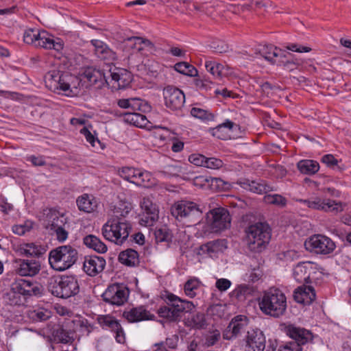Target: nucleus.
<instances>
[{"mask_svg":"<svg viewBox=\"0 0 351 351\" xmlns=\"http://www.w3.org/2000/svg\"><path fill=\"white\" fill-rule=\"evenodd\" d=\"M61 43L62 49L55 50L60 61L59 68L49 71L44 76V81L46 86L55 93L73 97L80 94L83 84L79 77L61 69H70L73 66L74 58V52L64 47L62 39Z\"/></svg>","mask_w":351,"mask_h":351,"instance_id":"nucleus-1","label":"nucleus"},{"mask_svg":"<svg viewBox=\"0 0 351 351\" xmlns=\"http://www.w3.org/2000/svg\"><path fill=\"white\" fill-rule=\"evenodd\" d=\"M258 304L264 314L278 318L286 312L287 298L281 290L272 288L264 292Z\"/></svg>","mask_w":351,"mask_h":351,"instance_id":"nucleus-2","label":"nucleus"},{"mask_svg":"<svg viewBox=\"0 0 351 351\" xmlns=\"http://www.w3.org/2000/svg\"><path fill=\"white\" fill-rule=\"evenodd\" d=\"M246 243L248 249L260 253L265 250L271 237V230L265 222H257L249 226L245 230Z\"/></svg>","mask_w":351,"mask_h":351,"instance_id":"nucleus-3","label":"nucleus"},{"mask_svg":"<svg viewBox=\"0 0 351 351\" xmlns=\"http://www.w3.org/2000/svg\"><path fill=\"white\" fill-rule=\"evenodd\" d=\"M49 263L52 269L58 271L71 267L77 261V250L70 245L58 246L49 252Z\"/></svg>","mask_w":351,"mask_h":351,"instance_id":"nucleus-4","label":"nucleus"},{"mask_svg":"<svg viewBox=\"0 0 351 351\" xmlns=\"http://www.w3.org/2000/svg\"><path fill=\"white\" fill-rule=\"evenodd\" d=\"M131 226L119 218L108 220L103 226L101 232L104 237L117 245H122L128 238Z\"/></svg>","mask_w":351,"mask_h":351,"instance_id":"nucleus-5","label":"nucleus"},{"mask_svg":"<svg viewBox=\"0 0 351 351\" xmlns=\"http://www.w3.org/2000/svg\"><path fill=\"white\" fill-rule=\"evenodd\" d=\"M23 40L28 45L45 49H62L61 38H55L45 31L40 32L36 29H27L23 34Z\"/></svg>","mask_w":351,"mask_h":351,"instance_id":"nucleus-6","label":"nucleus"},{"mask_svg":"<svg viewBox=\"0 0 351 351\" xmlns=\"http://www.w3.org/2000/svg\"><path fill=\"white\" fill-rule=\"evenodd\" d=\"M171 213L179 221L187 219L189 222L195 224L200 221L203 209L193 202L180 200L171 206Z\"/></svg>","mask_w":351,"mask_h":351,"instance_id":"nucleus-7","label":"nucleus"},{"mask_svg":"<svg viewBox=\"0 0 351 351\" xmlns=\"http://www.w3.org/2000/svg\"><path fill=\"white\" fill-rule=\"evenodd\" d=\"M49 289L58 298H69L79 293L77 280L73 276H62L58 280L50 283Z\"/></svg>","mask_w":351,"mask_h":351,"instance_id":"nucleus-8","label":"nucleus"},{"mask_svg":"<svg viewBox=\"0 0 351 351\" xmlns=\"http://www.w3.org/2000/svg\"><path fill=\"white\" fill-rule=\"evenodd\" d=\"M307 250L316 254L329 255L336 249L335 243L324 234H314L304 243Z\"/></svg>","mask_w":351,"mask_h":351,"instance_id":"nucleus-9","label":"nucleus"},{"mask_svg":"<svg viewBox=\"0 0 351 351\" xmlns=\"http://www.w3.org/2000/svg\"><path fill=\"white\" fill-rule=\"evenodd\" d=\"M210 229L214 232H221L230 227L231 217L228 210L219 207L209 211L207 214Z\"/></svg>","mask_w":351,"mask_h":351,"instance_id":"nucleus-10","label":"nucleus"},{"mask_svg":"<svg viewBox=\"0 0 351 351\" xmlns=\"http://www.w3.org/2000/svg\"><path fill=\"white\" fill-rule=\"evenodd\" d=\"M129 294L130 291L126 286L115 283L109 285L101 296L104 302L119 306L127 302Z\"/></svg>","mask_w":351,"mask_h":351,"instance_id":"nucleus-11","label":"nucleus"},{"mask_svg":"<svg viewBox=\"0 0 351 351\" xmlns=\"http://www.w3.org/2000/svg\"><path fill=\"white\" fill-rule=\"evenodd\" d=\"M165 104L173 111L180 110L185 102V95L179 88L167 86L163 90Z\"/></svg>","mask_w":351,"mask_h":351,"instance_id":"nucleus-12","label":"nucleus"},{"mask_svg":"<svg viewBox=\"0 0 351 351\" xmlns=\"http://www.w3.org/2000/svg\"><path fill=\"white\" fill-rule=\"evenodd\" d=\"M249 319L245 315H237L232 319L223 333L225 339L231 340L239 337L243 332L247 330Z\"/></svg>","mask_w":351,"mask_h":351,"instance_id":"nucleus-13","label":"nucleus"},{"mask_svg":"<svg viewBox=\"0 0 351 351\" xmlns=\"http://www.w3.org/2000/svg\"><path fill=\"white\" fill-rule=\"evenodd\" d=\"M245 341V351H264L265 348V335L258 328L247 330Z\"/></svg>","mask_w":351,"mask_h":351,"instance_id":"nucleus-14","label":"nucleus"},{"mask_svg":"<svg viewBox=\"0 0 351 351\" xmlns=\"http://www.w3.org/2000/svg\"><path fill=\"white\" fill-rule=\"evenodd\" d=\"M14 268L15 273L20 276L33 277L39 273L41 265L36 260L16 258L14 261Z\"/></svg>","mask_w":351,"mask_h":351,"instance_id":"nucleus-15","label":"nucleus"},{"mask_svg":"<svg viewBox=\"0 0 351 351\" xmlns=\"http://www.w3.org/2000/svg\"><path fill=\"white\" fill-rule=\"evenodd\" d=\"M163 298L167 304L171 306L178 319L182 313L191 311L195 307L192 302L182 300L171 293L167 292Z\"/></svg>","mask_w":351,"mask_h":351,"instance_id":"nucleus-16","label":"nucleus"},{"mask_svg":"<svg viewBox=\"0 0 351 351\" xmlns=\"http://www.w3.org/2000/svg\"><path fill=\"white\" fill-rule=\"evenodd\" d=\"M12 284L14 289L19 291L25 299L32 295L37 296L42 294V286L36 281L18 278Z\"/></svg>","mask_w":351,"mask_h":351,"instance_id":"nucleus-17","label":"nucleus"},{"mask_svg":"<svg viewBox=\"0 0 351 351\" xmlns=\"http://www.w3.org/2000/svg\"><path fill=\"white\" fill-rule=\"evenodd\" d=\"M141 206L143 213L139 220L140 224L146 227L153 226L158 219V210L156 205L149 199L144 198Z\"/></svg>","mask_w":351,"mask_h":351,"instance_id":"nucleus-18","label":"nucleus"},{"mask_svg":"<svg viewBox=\"0 0 351 351\" xmlns=\"http://www.w3.org/2000/svg\"><path fill=\"white\" fill-rule=\"evenodd\" d=\"M119 173L124 180L136 185L144 184L146 180H149V177L148 172L130 167L121 168Z\"/></svg>","mask_w":351,"mask_h":351,"instance_id":"nucleus-19","label":"nucleus"},{"mask_svg":"<svg viewBox=\"0 0 351 351\" xmlns=\"http://www.w3.org/2000/svg\"><path fill=\"white\" fill-rule=\"evenodd\" d=\"M110 77V82L114 88H124L127 87L132 82L131 73L122 68H110L108 71Z\"/></svg>","mask_w":351,"mask_h":351,"instance_id":"nucleus-20","label":"nucleus"},{"mask_svg":"<svg viewBox=\"0 0 351 351\" xmlns=\"http://www.w3.org/2000/svg\"><path fill=\"white\" fill-rule=\"evenodd\" d=\"M106 260L99 256H85L83 269L90 276H95L105 268Z\"/></svg>","mask_w":351,"mask_h":351,"instance_id":"nucleus-21","label":"nucleus"},{"mask_svg":"<svg viewBox=\"0 0 351 351\" xmlns=\"http://www.w3.org/2000/svg\"><path fill=\"white\" fill-rule=\"evenodd\" d=\"M287 334L297 342L300 347L313 340V336L310 330L304 328L297 327L294 325H289L286 327Z\"/></svg>","mask_w":351,"mask_h":351,"instance_id":"nucleus-22","label":"nucleus"},{"mask_svg":"<svg viewBox=\"0 0 351 351\" xmlns=\"http://www.w3.org/2000/svg\"><path fill=\"white\" fill-rule=\"evenodd\" d=\"M123 316L131 323L149 320L154 317V315L143 306L133 307L129 310L125 311L123 313Z\"/></svg>","mask_w":351,"mask_h":351,"instance_id":"nucleus-23","label":"nucleus"},{"mask_svg":"<svg viewBox=\"0 0 351 351\" xmlns=\"http://www.w3.org/2000/svg\"><path fill=\"white\" fill-rule=\"evenodd\" d=\"M16 252L20 256L39 258L45 254V246L35 243H26L17 247Z\"/></svg>","mask_w":351,"mask_h":351,"instance_id":"nucleus-24","label":"nucleus"},{"mask_svg":"<svg viewBox=\"0 0 351 351\" xmlns=\"http://www.w3.org/2000/svg\"><path fill=\"white\" fill-rule=\"evenodd\" d=\"M315 291L311 286L299 287L293 292L294 300L304 305L311 304L315 300Z\"/></svg>","mask_w":351,"mask_h":351,"instance_id":"nucleus-25","label":"nucleus"},{"mask_svg":"<svg viewBox=\"0 0 351 351\" xmlns=\"http://www.w3.org/2000/svg\"><path fill=\"white\" fill-rule=\"evenodd\" d=\"M45 215L47 221L45 226L51 230L62 228V226H69L66 217L56 210L49 209Z\"/></svg>","mask_w":351,"mask_h":351,"instance_id":"nucleus-26","label":"nucleus"},{"mask_svg":"<svg viewBox=\"0 0 351 351\" xmlns=\"http://www.w3.org/2000/svg\"><path fill=\"white\" fill-rule=\"evenodd\" d=\"M238 183L243 189L258 194L267 193L273 191V188L264 180L257 182L245 179L240 180Z\"/></svg>","mask_w":351,"mask_h":351,"instance_id":"nucleus-27","label":"nucleus"},{"mask_svg":"<svg viewBox=\"0 0 351 351\" xmlns=\"http://www.w3.org/2000/svg\"><path fill=\"white\" fill-rule=\"evenodd\" d=\"M90 43L94 46L95 53L99 58L108 61L109 63L117 59L115 52L110 49L104 42L99 40H92Z\"/></svg>","mask_w":351,"mask_h":351,"instance_id":"nucleus-28","label":"nucleus"},{"mask_svg":"<svg viewBox=\"0 0 351 351\" xmlns=\"http://www.w3.org/2000/svg\"><path fill=\"white\" fill-rule=\"evenodd\" d=\"M226 239H217L209 241L201 246V250L213 257L219 253H223L228 247Z\"/></svg>","mask_w":351,"mask_h":351,"instance_id":"nucleus-29","label":"nucleus"},{"mask_svg":"<svg viewBox=\"0 0 351 351\" xmlns=\"http://www.w3.org/2000/svg\"><path fill=\"white\" fill-rule=\"evenodd\" d=\"M76 203L79 210L85 213H92L97 206L95 198L88 194H83L78 197Z\"/></svg>","mask_w":351,"mask_h":351,"instance_id":"nucleus-30","label":"nucleus"},{"mask_svg":"<svg viewBox=\"0 0 351 351\" xmlns=\"http://www.w3.org/2000/svg\"><path fill=\"white\" fill-rule=\"evenodd\" d=\"M310 263L306 262L299 263L293 269V276L299 283H308L310 280Z\"/></svg>","mask_w":351,"mask_h":351,"instance_id":"nucleus-31","label":"nucleus"},{"mask_svg":"<svg viewBox=\"0 0 351 351\" xmlns=\"http://www.w3.org/2000/svg\"><path fill=\"white\" fill-rule=\"evenodd\" d=\"M119 261L127 266L134 267L139 263L138 254L133 249H127L119 254Z\"/></svg>","mask_w":351,"mask_h":351,"instance_id":"nucleus-32","label":"nucleus"},{"mask_svg":"<svg viewBox=\"0 0 351 351\" xmlns=\"http://www.w3.org/2000/svg\"><path fill=\"white\" fill-rule=\"evenodd\" d=\"M83 243L88 248L93 249L98 253H105L108 247L97 237L89 234L84 237Z\"/></svg>","mask_w":351,"mask_h":351,"instance_id":"nucleus-33","label":"nucleus"},{"mask_svg":"<svg viewBox=\"0 0 351 351\" xmlns=\"http://www.w3.org/2000/svg\"><path fill=\"white\" fill-rule=\"evenodd\" d=\"M123 115L125 122L138 128H145L149 123L145 115L136 112L128 111Z\"/></svg>","mask_w":351,"mask_h":351,"instance_id":"nucleus-34","label":"nucleus"},{"mask_svg":"<svg viewBox=\"0 0 351 351\" xmlns=\"http://www.w3.org/2000/svg\"><path fill=\"white\" fill-rule=\"evenodd\" d=\"M236 128H238L237 124L226 119L225 122L212 129V134L219 139H226L228 136L226 131H232Z\"/></svg>","mask_w":351,"mask_h":351,"instance_id":"nucleus-35","label":"nucleus"},{"mask_svg":"<svg viewBox=\"0 0 351 351\" xmlns=\"http://www.w3.org/2000/svg\"><path fill=\"white\" fill-rule=\"evenodd\" d=\"M299 171L304 174L313 175L319 169V163L313 160H302L297 164Z\"/></svg>","mask_w":351,"mask_h":351,"instance_id":"nucleus-36","label":"nucleus"},{"mask_svg":"<svg viewBox=\"0 0 351 351\" xmlns=\"http://www.w3.org/2000/svg\"><path fill=\"white\" fill-rule=\"evenodd\" d=\"M4 299L5 302L11 306H20L23 304L26 301L24 296H23L19 291H16L15 289H14V285L12 283L10 291L6 293Z\"/></svg>","mask_w":351,"mask_h":351,"instance_id":"nucleus-37","label":"nucleus"},{"mask_svg":"<svg viewBox=\"0 0 351 351\" xmlns=\"http://www.w3.org/2000/svg\"><path fill=\"white\" fill-rule=\"evenodd\" d=\"M345 204L331 199H324L322 212L338 214L343 210Z\"/></svg>","mask_w":351,"mask_h":351,"instance_id":"nucleus-38","label":"nucleus"},{"mask_svg":"<svg viewBox=\"0 0 351 351\" xmlns=\"http://www.w3.org/2000/svg\"><path fill=\"white\" fill-rule=\"evenodd\" d=\"M280 49L274 45L263 46L258 51L259 54L271 64L274 63V60L278 56Z\"/></svg>","mask_w":351,"mask_h":351,"instance_id":"nucleus-39","label":"nucleus"},{"mask_svg":"<svg viewBox=\"0 0 351 351\" xmlns=\"http://www.w3.org/2000/svg\"><path fill=\"white\" fill-rule=\"evenodd\" d=\"M174 69L180 73L194 77L197 75V70L191 64L186 62H178L174 65Z\"/></svg>","mask_w":351,"mask_h":351,"instance_id":"nucleus-40","label":"nucleus"},{"mask_svg":"<svg viewBox=\"0 0 351 351\" xmlns=\"http://www.w3.org/2000/svg\"><path fill=\"white\" fill-rule=\"evenodd\" d=\"M52 335L55 341L58 343H67L71 339L70 333L61 326H58L53 328Z\"/></svg>","mask_w":351,"mask_h":351,"instance_id":"nucleus-41","label":"nucleus"},{"mask_svg":"<svg viewBox=\"0 0 351 351\" xmlns=\"http://www.w3.org/2000/svg\"><path fill=\"white\" fill-rule=\"evenodd\" d=\"M98 323L103 328L112 331L119 327L120 323L114 317L110 315H102L97 318Z\"/></svg>","mask_w":351,"mask_h":351,"instance_id":"nucleus-42","label":"nucleus"},{"mask_svg":"<svg viewBox=\"0 0 351 351\" xmlns=\"http://www.w3.org/2000/svg\"><path fill=\"white\" fill-rule=\"evenodd\" d=\"M298 201L310 209L322 211L324 199L320 197L315 196L306 199H300Z\"/></svg>","mask_w":351,"mask_h":351,"instance_id":"nucleus-43","label":"nucleus"},{"mask_svg":"<svg viewBox=\"0 0 351 351\" xmlns=\"http://www.w3.org/2000/svg\"><path fill=\"white\" fill-rule=\"evenodd\" d=\"M200 282L197 278H191L188 280L184 284V293L191 298L195 297L196 291L199 289Z\"/></svg>","mask_w":351,"mask_h":351,"instance_id":"nucleus-44","label":"nucleus"},{"mask_svg":"<svg viewBox=\"0 0 351 351\" xmlns=\"http://www.w3.org/2000/svg\"><path fill=\"white\" fill-rule=\"evenodd\" d=\"M50 317L51 311L44 308H38L29 313V317L35 322L46 321Z\"/></svg>","mask_w":351,"mask_h":351,"instance_id":"nucleus-45","label":"nucleus"},{"mask_svg":"<svg viewBox=\"0 0 351 351\" xmlns=\"http://www.w3.org/2000/svg\"><path fill=\"white\" fill-rule=\"evenodd\" d=\"M195 181L206 182L210 183V185L213 189L221 190L225 188V185L227 184L222 179L219 178H205L203 176L196 178Z\"/></svg>","mask_w":351,"mask_h":351,"instance_id":"nucleus-46","label":"nucleus"},{"mask_svg":"<svg viewBox=\"0 0 351 351\" xmlns=\"http://www.w3.org/2000/svg\"><path fill=\"white\" fill-rule=\"evenodd\" d=\"M263 201L266 204H273L283 207L287 204V199L279 194H268L263 197Z\"/></svg>","mask_w":351,"mask_h":351,"instance_id":"nucleus-47","label":"nucleus"},{"mask_svg":"<svg viewBox=\"0 0 351 351\" xmlns=\"http://www.w3.org/2000/svg\"><path fill=\"white\" fill-rule=\"evenodd\" d=\"M251 292L252 288L249 285H240L231 292L230 295L237 300H243L250 295Z\"/></svg>","mask_w":351,"mask_h":351,"instance_id":"nucleus-48","label":"nucleus"},{"mask_svg":"<svg viewBox=\"0 0 351 351\" xmlns=\"http://www.w3.org/2000/svg\"><path fill=\"white\" fill-rule=\"evenodd\" d=\"M191 114L202 121H213L214 115L208 111L200 108L193 107L191 110Z\"/></svg>","mask_w":351,"mask_h":351,"instance_id":"nucleus-49","label":"nucleus"},{"mask_svg":"<svg viewBox=\"0 0 351 351\" xmlns=\"http://www.w3.org/2000/svg\"><path fill=\"white\" fill-rule=\"evenodd\" d=\"M206 70L210 73L213 76L221 77L223 66L221 64L217 63L215 61L208 60L205 63Z\"/></svg>","mask_w":351,"mask_h":351,"instance_id":"nucleus-50","label":"nucleus"},{"mask_svg":"<svg viewBox=\"0 0 351 351\" xmlns=\"http://www.w3.org/2000/svg\"><path fill=\"white\" fill-rule=\"evenodd\" d=\"M159 173L168 177H177L182 173V167L178 165H168L165 166Z\"/></svg>","mask_w":351,"mask_h":351,"instance_id":"nucleus-51","label":"nucleus"},{"mask_svg":"<svg viewBox=\"0 0 351 351\" xmlns=\"http://www.w3.org/2000/svg\"><path fill=\"white\" fill-rule=\"evenodd\" d=\"M158 314L159 317L165 318L169 321L173 322L176 321L178 319L172 311V308L171 306H161L158 309Z\"/></svg>","mask_w":351,"mask_h":351,"instance_id":"nucleus-52","label":"nucleus"},{"mask_svg":"<svg viewBox=\"0 0 351 351\" xmlns=\"http://www.w3.org/2000/svg\"><path fill=\"white\" fill-rule=\"evenodd\" d=\"M130 101L129 111L130 112L144 111L149 108L147 103L139 98H130Z\"/></svg>","mask_w":351,"mask_h":351,"instance_id":"nucleus-53","label":"nucleus"},{"mask_svg":"<svg viewBox=\"0 0 351 351\" xmlns=\"http://www.w3.org/2000/svg\"><path fill=\"white\" fill-rule=\"evenodd\" d=\"M190 322L191 326L195 328H202L206 325L205 315L202 313H197L193 315Z\"/></svg>","mask_w":351,"mask_h":351,"instance_id":"nucleus-54","label":"nucleus"},{"mask_svg":"<svg viewBox=\"0 0 351 351\" xmlns=\"http://www.w3.org/2000/svg\"><path fill=\"white\" fill-rule=\"evenodd\" d=\"M205 167L211 169H219L221 168L224 163L222 160L215 157H206L205 158Z\"/></svg>","mask_w":351,"mask_h":351,"instance_id":"nucleus-55","label":"nucleus"},{"mask_svg":"<svg viewBox=\"0 0 351 351\" xmlns=\"http://www.w3.org/2000/svg\"><path fill=\"white\" fill-rule=\"evenodd\" d=\"M291 55L292 53L280 49L278 56L274 60L273 64L284 66L286 64V61L291 58Z\"/></svg>","mask_w":351,"mask_h":351,"instance_id":"nucleus-56","label":"nucleus"},{"mask_svg":"<svg viewBox=\"0 0 351 351\" xmlns=\"http://www.w3.org/2000/svg\"><path fill=\"white\" fill-rule=\"evenodd\" d=\"M205 158L202 154H193L189 156V161L196 166L205 167Z\"/></svg>","mask_w":351,"mask_h":351,"instance_id":"nucleus-57","label":"nucleus"},{"mask_svg":"<svg viewBox=\"0 0 351 351\" xmlns=\"http://www.w3.org/2000/svg\"><path fill=\"white\" fill-rule=\"evenodd\" d=\"M80 133L85 136L86 140L90 143L93 147L95 146V143L100 144L99 140L96 138L86 127L83 128L80 130Z\"/></svg>","mask_w":351,"mask_h":351,"instance_id":"nucleus-58","label":"nucleus"},{"mask_svg":"<svg viewBox=\"0 0 351 351\" xmlns=\"http://www.w3.org/2000/svg\"><path fill=\"white\" fill-rule=\"evenodd\" d=\"M302 348L300 344L293 341L286 343L285 345L280 346L278 351H302Z\"/></svg>","mask_w":351,"mask_h":351,"instance_id":"nucleus-59","label":"nucleus"},{"mask_svg":"<svg viewBox=\"0 0 351 351\" xmlns=\"http://www.w3.org/2000/svg\"><path fill=\"white\" fill-rule=\"evenodd\" d=\"M221 334L217 330L213 331L208 335L206 339V344L208 346H212L215 345L220 339Z\"/></svg>","mask_w":351,"mask_h":351,"instance_id":"nucleus-60","label":"nucleus"},{"mask_svg":"<svg viewBox=\"0 0 351 351\" xmlns=\"http://www.w3.org/2000/svg\"><path fill=\"white\" fill-rule=\"evenodd\" d=\"M154 236L157 243L167 241L169 237L168 232L162 228L156 230L154 232Z\"/></svg>","mask_w":351,"mask_h":351,"instance_id":"nucleus-61","label":"nucleus"},{"mask_svg":"<svg viewBox=\"0 0 351 351\" xmlns=\"http://www.w3.org/2000/svg\"><path fill=\"white\" fill-rule=\"evenodd\" d=\"M211 82L207 79H195V85L200 90H208L211 88Z\"/></svg>","mask_w":351,"mask_h":351,"instance_id":"nucleus-62","label":"nucleus"},{"mask_svg":"<svg viewBox=\"0 0 351 351\" xmlns=\"http://www.w3.org/2000/svg\"><path fill=\"white\" fill-rule=\"evenodd\" d=\"M232 285V282L230 280L226 279V278H219L217 279L215 283V287L217 289L223 292L228 290Z\"/></svg>","mask_w":351,"mask_h":351,"instance_id":"nucleus-63","label":"nucleus"},{"mask_svg":"<svg viewBox=\"0 0 351 351\" xmlns=\"http://www.w3.org/2000/svg\"><path fill=\"white\" fill-rule=\"evenodd\" d=\"M53 231L55 232L56 239L59 242H64L67 239L69 232L66 230V226H62V228L55 229Z\"/></svg>","mask_w":351,"mask_h":351,"instance_id":"nucleus-64","label":"nucleus"}]
</instances>
